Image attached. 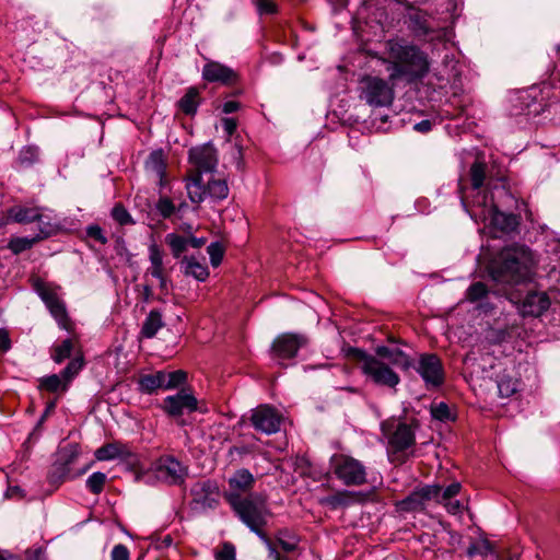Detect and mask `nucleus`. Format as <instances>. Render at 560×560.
<instances>
[{
  "mask_svg": "<svg viewBox=\"0 0 560 560\" xmlns=\"http://www.w3.org/2000/svg\"><path fill=\"white\" fill-rule=\"evenodd\" d=\"M352 353L359 361L360 370L366 380L388 388L395 389L400 383V377L394 368L408 371L413 366L411 358L398 348L378 346L375 349V354L355 348Z\"/></svg>",
  "mask_w": 560,
  "mask_h": 560,
  "instance_id": "f257e3e1",
  "label": "nucleus"
},
{
  "mask_svg": "<svg viewBox=\"0 0 560 560\" xmlns=\"http://www.w3.org/2000/svg\"><path fill=\"white\" fill-rule=\"evenodd\" d=\"M380 59L385 66L390 82L399 80L415 82L422 79L430 68L427 54L401 38L387 40L384 56Z\"/></svg>",
  "mask_w": 560,
  "mask_h": 560,
  "instance_id": "f03ea898",
  "label": "nucleus"
},
{
  "mask_svg": "<svg viewBox=\"0 0 560 560\" xmlns=\"http://www.w3.org/2000/svg\"><path fill=\"white\" fill-rule=\"evenodd\" d=\"M536 265L533 252L525 245L514 244L503 248L490 267L493 280L518 283L528 280Z\"/></svg>",
  "mask_w": 560,
  "mask_h": 560,
  "instance_id": "7ed1b4c3",
  "label": "nucleus"
},
{
  "mask_svg": "<svg viewBox=\"0 0 560 560\" xmlns=\"http://www.w3.org/2000/svg\"><path fill=\"white\" fill-rule=\"evenodd\" d=\"M229 503L240 520L247 525L250 530L265 538L261 528L267 523L269 515L266 497L261 493H249L246 497L229 495Z\"/></svg>",
  "mask_w": 560,
  "mask_h": 560,
  "instance_id": "20e7f679",
  "label": "nucleus"
},
{
  "mask_svg": "<svg viewBox=\"0 0 560 560\" xmlns=\"http://www.w3.org/2000/svg\"><path fill=\"white\" fill-rule=\"evenodd\" d=\"M469 214L475 221L480 220L503 233L515 231L520 224L517 215L499 211L493 200L479 191L472 201Z\"/></svg>",
  "mask_w": 560,
  "mask_h": 560,
  "instance_id": "39448f33",
  "label": "nucleus"
},
{
  "mask_svg": "<svg viewBox=\"0 0 560 560\" xmlns=\"http://www.w3.org/2000/svg\"><path fill=\"white\" fill-rule=\"evenodd\" d=\"M330 464L335 476L345 486L359 487L366 483V467L359 459L346 454H336L331 457Z\"/></svg>",
  "mask_w": 560,
  "mask_h": 560,
  "instance_id": "423d86ee",
  "label": "nucleus"
},
{
  "mask_svg": "<svg viewBox=\"0 0 560 560\" xmlns=\"http://www.w3.org/2000/svg\"><path fill=\"white\" fill-rule=\"evenodd\" d=\"M395 97L394 88L378 77H366L361 80L360 98L369 106L388 107Z\"/></svg>",
  "mask_w": 560,
  "mask_h": 560,
  "instance_id": "0eeeda50",
  "label": "nucleus"
},
{
  "mask_svg": "<svg viewBox=\"0 0 560 560\" xmlns=\"http://www.w3.org/2000/svg\"><path fill=\"white\" fill-rule=\"evenodd\" d=\"M156 478L168 486H182L187 476L188 468L174 456H161L154 463Z\"/></svg>",
  "mask_w": 560,
  "mask_h": 560,
  "instance_id": "6e6552de",
  "label": "nucleus"
},
{
  "mask_svg": "<svg viewBox=\"0 0 560 560\" xmlns=\"http://www.w3.org/2000/svg\"><path fill=\"white\" fill-rule=\"evenodd\" d=\"M191 504L195 510L206 512L219 504L220 491L215 481L203 480L192 485L190 489Z\"/></svg>",
  "mask_w": 560,
  "mask_h": 560,
  "instance_id": "1a4fd4ad",
  "label": "nucleus"
},
{
  "mask_svg": "<svg viewBox=\"0 0 560 560\" xmlns=\"http://www.w3.org/2000/svg\"><path fill=\"white\" fill-rule=\"evenodd\" d=\"M79 456V447L77 444H70L60 450L58 453V459L54 465V474L60 481L73 480L77 477L83 475L89 469V466L83 467L78 471L72 470V465L75 463Z\"/></svg>",
  "mask_w": 560,
  "mask_h": 560,
  "instance_id": "9d476101",
  "label": "nucleus"
},
{
  "mask_svg": "<svg viewBox=\"0 0 560 560\" xmlns=\"http://www.w3.org/2000/svg\"><path fill=\"white\" fill-rule=\"evenodd\" d=\"M417 425V421L411 424L399 422L393 430L385 431L388 440V452L393 454L405 453L412 447L416 442L415 428Z\"/></svg>",
  "mask_w": 560,
  "mask_h": 560,
  "instance_id": "9b49d317",
  "label": "nucleus"
},
{
  "mask_svg": "<svg viewBox=\"0 0 560 560\" xmlns=\"http://www.w3.org/2000/svg\"><path fill=\"white\" fill-rule=\"evenodd\" d=\"M416 370L428 388L439 387L444 381L443 366L436 354H421Z\"/></svg>",
  "mask_w": 560,
  "mask_h": 560,
  "instance_id": "f8f14e48",
  "label": "nucleus"
},
{
  "mask_svg": "<svg viewBox=\"0 0 560 560\" xmlns=\"http://www.w3.org/2000/svg\"><path fill=\"white\" fill-rule=\"evenodd\" d=\"M35 290L61 328H68V315L63 302L54 288L36 282Z\"/></svg>",
  "mask_w": 560,
  "mask_h": 560,
  "instance_id": "ddd939ff",
  "label": "nucleus"
},
{
  "mask_svg": "<svg viewBox=\"0 0 560 560\" xmlns=\"http://www.w3.org/2000/svg\"><path fill=\"white\" fill-rule=\"evenodd\" d=\"M189 161L195 168V174L211 175L218 165L217 150L210 143L191 148L189 150Z\"/></svg>",
  "mask_w": 560,
  "mask_h": 560,
  "instance_id": "4468645a",
  "label": "nucleus"
},
{
  "mask_svg": "<svg viewBox=\"0 0 560 560\" xmlns=\"http://www.w3.org/2000/svg\"><path fill=\"white\" fill-rule=\"evenodd\" d=\"M197 398L185 389L164 398L162 409L171 417L177 418L184 413L197 410Z\"/></svg>",
  "mask_w": 560,
  "mask_h": 560,
  "instance_id": "2eb2a0df",
  "label": "nucleus"
},
{
  "mask_svg": "<svg viewBox=\"0 0 560 560\" xmlns=\"http://www.w3.org/2000/svg\"><path fill=\"white\" fill-rule=\"evenodd\" d=\"M250 420L254 428L262 433L272 434L280 430L281 416L269 406L262 405L254 409Z\"/></svg>",
  "mask_w": 560,
  "mask_h": 560,
  "instance_id": "dca6fc26",
  "label": "nucleus"
},
{
  "mask_svg": "<svg viewBox=\"0 0 560 560\" xmlns=\"http://www.w3.org/2000/svg\"><path fill=\"white\" fill-rule=\"evenodd\" d=\"M307 339L302 335L282 334L276 338L272 349L279 359L294 358L299 349L305 346Z\"/></svg>",
  "mask_w": 560,
  "mask_h": 560,
  "instance_id": "f3484780",
  "label": "nucleus"
},
{
  "mask_svg": "<svg viewBox=\"0 0 560 560\" xmlns=\"http://www.w3.org/2000/svg\"><path fill=\"white\" fill-rule=\"evenodd\" d=\"M202 78L207 82L230 85L237 81V73L230 67L218 61H208L202 68Z\"/></svg>",
  "mask_w": 560,
  "mask_h": 560,
  "instance_id": "a211bd4d",
  "label": "nucleus"
},
{
  "mask_svg": "<svg viewBox=\"0 0 560 560\" xmlns=\"http://www.w3.org/2000/svg\"><path fill=\"white\" fill-rule=\"evenodd\" d=\"M228 482L229 490L224 493V498L229 502L230 494L243 497V493L250 491L255 485V477L248 469L241 468L229 478Z\"/></svg>",
  "mask_w": 560,
  "mask_h": 560,
  "instance_id": "6ab92c4d",
  "label": "nucleus"
},
{
  "mask_svg": "<svg viewBox=\"0 0 560 560\" xmlns=\"http://www.w3.org/2000/svg\"><path fill=\"white\" fill-rule=\"evenodd\" d=\"M549 298L544 292H529L522 301L520 311L524 316H539L548 310Z\"/></svg>",
  "mask_w": 560,
  "mask_h": 560,
  "instance_id": "aec40b11",
  "label": "nucleus"
},
{
  "mask_svg": "<svg viewBox=\"0 0 560 560\" xmlns=\"http://www.w3.org/2000/svg\"><path fill=\"white\" fill-rule=\"evenodd\" d=\"M434 490L429 486L415 490L398 504L399 510L404 512L421 511L424 509L425 502L432 500Z\"/></svg>",
  "mask_w": 560,
  "mask_h": 560,
  "instance_id": "412c9836",
  "label": "nucleus"
},
{
  "mask_svg": "<svg viewBox=\"0 0 560 560\" xmlns=\"http://www.w3.org/2000/svg\"><path fill=\"white\" fill-rule=\"evenodd\" d=\"M163 257V250L156 244L153 243L149 246L150 267L147 269V275L159 280L161 289H164L166 285Z\"/></svg>",
  "mask_w": 560,
  "mask_h": 560,
  "instance_id": "4be33fe9",
  "label": "nucleus"
},
{
  "mask_svg": "<svg viewBox=\"0 0 560 560\" xmlns=\"http://www.w3.org/2000/svg\"><path fill=\"white\" fill-rule=\"evenodd\" d=\"M95 458L100 462L113 459H127L131 456V452L127 445L120 442L105 444L98 447L94 454Z\"/></svg>",
  "mask_w": 560,
  "mask_h": 560,
  "instance_id": "5701e85b",
  "label": "nucleus"
},
{
  "mask_svg": "<svg viewBox=\"0 0 560 560\" xmlns=\"http://www.w3.org/2000/svg\"><path fill=\"white\" fill-rule=\"evenodd\" d=\"M186 190L191 202H202L208 197L207 180L203 175L192 173L187 179Z\"/></svg>",
  "mask_w": 560,
  "mask_h": 560,
  "instance_id": "b1692460",
  "label": "nucleus"
},
{
  "mask_svg": "<svg viewBox=\"0 0 560 560\" xmlns=\"http://www.w3.org/2000/svg\"><path fill=\"white\" fill-rule=\"evenodd\" d=\"M360 500H361V494L359 492L341 490L331 495L323 498L320 500V503L329 506L332 510H336L339 508L349 506L352 503L358 502Z\"/></svg>",
  "mask_w": 560,
  "mask_h": 560,
  "instance_id": "393cba45",
  "label": "nucleus"
},
{
  "mask_svg": "<svg viewBox=\"0 0 560 560\" xmlns=\"http://www.w3.org/2000/svg\"><path fill=\"white\" fill-rule=\"evenodd\" d=\"M466 553L471 559L479 556L485 560H500L493 545L486 538L471 541Z\"/></svg>",
  "mask_w": 560,
  "mask_h": 560,
  "instance_id": "a878e982",
  "label": "nucleus"
},
{
  "mask_svg": "<svg viewBox=\"0 0 560 560\" xmlns=\"http://www.w3.org/2000/svg\"><path fill=\"white\" fill-rule=\"evenodd\" d=\"M180 264L186 276H190L201 282L206 281L209 277L208 267L197 260L195 256H185Z\"/></svg>",
  "mask_w": 560,
  "mask_h": 560,
  "instance_id": "bb28decb",
  "label": "nucleus"
},
{
  "mask_svg": "<svg viewBox=\"0 0 560 560\" xmlns=\"http://www.w3.org/2000/svg\"><path fill=\"white\" fill-rule=\"evenodd\" d=\"M163 371H158L153 374L142 375L138 381L139 390L142 394L151 395L158 389H164Z\"/></svg>",
  "mask_w": 560,
  "mask_h": 560,
  "instance_id": "cd10ccee",
  "label": "nucleus"
},
{
  "mask_svg": "<svg viewBox=\"0 0 560 560\" xmlns=\"http://www.w3.org/2000/svg\"><path fill=\"white\" fill-rule=\"evenodd\" d=\"M8 215L14 222L31 223L35 222L36 218H39V208L15 206L9 209Z\"/></svg>",
  "mask_w": 560,
  "mask_h": 560,
  "instance_id": "c85d7f7f",
  "label": "nucleus"
},
{
  "mask_svg": "<svg viewBox=\"0 0 560 560\" xmlns=\"http://www.w3.org/2000/svg\"><path fill=\"white\" fill-rule=\"evenodd\" d=\"M164 326L162 315L159 311L152 310L143 322L141 334L145 338H153Z\"/></svg>",
  "mask_w": 560,
  "mask_h": 560,
  "instance_id": "c756f323",
  "label": "nucleus"
},
{
  "mask_svg": "<svg viewBox=\"0 0 560 560\" xmlns=\"http://www.w3.org/2000/svg\"><path fill=\"white\" fill-rule=\"evenodd\" d=\"M199 104V92L196 88H189L185 95L178 101V107L186 115H195Z\"/></svg>",
  "mask_w": 560,
  "mask_h": 560,
  "instance_id": "7c9ffc66",
  "label": "nucleus"
},
{
  "mask_svg": "<svg viewBox=\"0 0 560 560\" xmlns=\"http://www.w3.org/2000/svg\"><path fill=\"white\" fill-rule=\"evenodd\" d=\"M39 160L38 148L34 145H26L19 152L16 159V167L19 170H25L33 166Z\"/></svg>",
  "mask_w": 560,
  "mask_h": 560,
  "instance_id": "2f4dec72",
  "label": "nucleus"
},
{
  "mask_svg": "<svg viewBox=\"0 0 560 560\" xmlns=\"http://www.w3.org/2000/svg\"><path fill=\"white\" fill-rule=\"evenodd\" d=\"M429 488L434 490V495H432V500L438 503L444 504L445 501L454 499L460 491L462 485L459 482H453L443 489L439 485H431Z\"/></svg>",
  "mask_w": 560,
  "mask_h": 560,
  "instance_id": "473e14b6",
  "label": "nucleus"
},
{
  "mask_svg": "<svg viewBox=\"0 0 560 560\" xmlns=\"http://www.w3.org/2000/svg\"><path fill=\"white\" fill-rule=\"evenodd\" d=\"M207 194L213 200H223L229 195V187L224 179H213L212 175H209L207 179Z\"/></svg>",
  "mask_w": 560,
  "mask_h": 560,
  "instance_id": "72a5a7b5",
  "label": "nucleus"
},
{
  "mask_svg": "<svg viewBox=\"0 0 560 560\" xmlns=\"http://www.w3.org/2000/svg\"><path fill=\"white\" fill-rule=\"evenodd\" d=\"M52 218L50 213H47L46 209L39 208V218H36L38 231V240L46 238L56 232V224L51 222Z\"/></svg>",
  "mask_w": 560,
  "mask_h": 560,
  "instance_id": "f704fd0d",
  "label": "nucleus"
},
{
  "mask_svg": "<svg viewBox=\"0 0 560 560\" xmlns=\"http://www.w3.org/2000/svg\"><path fill=\"white\" fill-rule=\"evenodd\" d=\"M147 168L159 178L160 185L163 186V178L165 175V163L161 152L154 151L150 154L147 161Z\"/></svg>",
  "mask_w": 560,
  "mask_h": 560,
  "instance_id": "c9c22d12",
  "label": "nucleus"
},
{
  "mask_svg": "<svg viewBox=\"0 0 560 560\" xmlns=\"http://www.w3.org/2000/svg\"><path fill=\"white\" fill-rule=\"evenodd\" d=\"M165 243L170 246L171 252L175 258H179L188 248L187 236L176 233H168L165 236Z\"/></svg>",
  "mask_w": 560,
  "mask_h": 560,
  "instance_id": "e433bc0d",
  "label": "nucleus"
},
{
  "mask_svg": "<svg viewBox=\"0 0 560 560\" xmlns=\"http://www.w3.org/2000/svg\"><path fill=\"white\" fill-rule=\"evenodd\" d=\"M68 384L65 383L61 375L51 374L39 380V388L55 393L59 389L66 390Z\"/></svg>",
  "mask_w": 560,
  "mask_h": 560,
  "instance_id": "4c0bfd02",
  "label": "nucleus"
},
{
  "mask_svg": "<svg viewBox=\"0 0 560 560\" xmlns=\"http://www.w3.org/2000/svg\"><path fill=\"white\" fill-rule=\"evenodd\" d=\"M487 165L483 162L476 161L470 167V180L475 190H479L486 178Z\"/></svg>",
  "mask_w": 560,
  "mask_h": 560,
  "instance_id": "58836bf2",
  "label": "nucleus"
},
{
  "mask_svg": "<svg viewBox=\"0 0 560 560\" xmlns=\"http://www.w3.org/2000/svg\"><path fill=\"white\" fill-rule=\"evenodd\" d=\"M518 382L517 380L509 376L501 375L498 380V390L501 397H511L517 390Z\"/></svg>",
  "mask_w": 560,
  "mask_h": 560,
  "instance_id": "ea45409f",
  "label": "nucleus"
},
{
  "mask_svg": "<svg viewBox=\"0 0 560 560\" xmlns=\"http://www.w3.org/2000/svg\"><path fill=\"white\" fill-rule=\"evenodd\" d=\"M164 389H174L186 382L187 375L184 371L177 370L173 372L163 371Z\"/></svg>",
  "mask_w": 560,
  "mask_h": 560,
  "instance_id": "a19ab883",
  "label": "nucleus"
},
{
  "mask_svg": "<svg viewBox=\"0 0 560 560\" xmlns=\"http://www.w3.org/2000/svg\"><path fill=\"white\" fill-rule=\"evenodd\" d=\"M107 481V475L101 471H95L86 479V488L93 494H100L105 487Z\"/></svg>",
  "mask_w": 560,
  "mask_h": 560,
  "instance_id": "79ce46f5",
  "label": "nucleus"
},
{
  "mask_svg": "<svg viewBox=\"0 0 560 560\" xmlns=\"http://www.w3.org/2000/svg\"><path fill=\"white\" fill-rule=\"evenodd\" d=\"M37 241V237H13L8 244V248L15 255L30 249Z\"/></svg>",
  "mask_w": 560,
  "mask_h": 560,
  "instance_id": "37998d69",
  "label": "nucleus"
},
{
  "mask_svg": "<svg viewBox=\"0 0 560 560\" xmlns=\"http://www.w3.org/2000/svg\"><path fill=\"white\" fill-rule=\"evenodd\" d=\"M277 541L284 551L291 552L296 549L299 539L295 535L285 529L278 533Z\"/></svg>",
  "mask_w": 560,
  "mask_h": 560,
  "instance_id": "c03bdc74",
  "label": "nucleus"
},
{
  "mask_svg": "<svg viewBox=\"0 0 560 560\" xmlns=\"http://www.w3.org/2000/svg\"><path fill=\"white\" fill-rule=\"evenodd\" d=\"M155 210L163 219H170L176 212V207L171 198L164 196L158 199Z\"/></svg>",
  "mask_w": 560,
  "mask_h": 560,
  "instance_id": "a18cd8bd",
  "label": "nucleus"
},
{
  "mask_svg": "<svg viewBox=\"0 0 560 560\" xmlns=\"http://www.w3.org/2000/svg\"><path fill=\"white\" fill-rule=\"evenodd\" d=\"M73 343L70 339L63 340L60 345L54 348L52 359L56 363H61L70 358L72 353Z\"/></svg>",
  "mask_w": 560,
  "mask_h": 560,
  "instance_id": "49530a36",
  "label": "nucleus"
},
{
  "mask_svg": "<svg viewBox=\"0 0 560 560\" xmlns=\"http://www.w3.org/2000/svg\"><path fill=\"white\" fill-rule=\"evenodd\" d=\"M82 366L83 360L81 358L72 359L60 374L65 383L69 384L72 378L80 372Z\"/></svg>",
  "mask_w": 560,
  "mask_h": 560,
  "instance_id": "de8ad7c7",
  "label": "nucleus"
},
{
  "mask_svg": "<svg viewBox=\"0 0 560 560\" xmlns=\"http://www.w3.org/2000/svg\"><path fill=\"white\" fill-rule=\"evenodd\" d=\"M431 415L439 421H450L454 419L450 407L443 401L431 406Z\"/></svg>",
  "mask_w": 560,
  "mask_h": 560,
  "instance_id": "09e8293b",
  "label": "nucleus"
},
{
  "mask_svg": "<svg viewBox=\"0 0 560 560\" xmlns=\"http://www.w3.org/2000/svg\"><path fill=\"white\" fill-rule=\"evenodd\" d=\"M207 253L210 257V262H211L212 267H218L223 259L224 248L221 243L212 242L207 247Z\"/></svg>",
  "mask_w": 560,
  "mask_h": 560,
  "instance_id": "8fccbe9b",
  "label": "nucleus"
},
{
  "mask_svg": "<svg viewBox=\"0 0 560 560\" xmlns=\"http://www.w3.org/2000/svg\"><path fill=\"white\" fill-rule=\"evenodd\" d=\"M487 293H488V289L485 283L475 282L467 289L466 298L470 302H476V301L485 298L487 295Z\"/></svg>",
  "mask_w": 560,
  "mask_h": 560,
  "instance_id": "3c124183",
  "label": "nucleus"
},
{
  "mask_svg": "<svg viewBox=\"0 0 560 560\" xmlns=\"http://www.w3.org/2000/svg\"><path fill=\"white\" fill-rule=\"evenodd\" d=\"M112 217L120 225H127V224H133L135 223V221L132 220L130 213L121 205H116L112 209Z\"/></svg>",
  "mask_w": 560,
  "mask_h": 560,
  "instance_id": "603ef678",
  "label": "nucleus"
},
{
  "mask_svg": "<svg viewBox=\"0 0 560 560\" xmlns=\"http://www.w3.org/2000/svg\"><path fill=\"white\" fill-rule=\"evenodd\" d=\"M253 3L258 14H273L277 12L278 7L273 0H253Z\"/></svg>",
  "mask_w": 560,
  "mask_h": 560,
  "instance_id": "864d4df0",
  "label": "nucleus"
},
{
  "mask_svg": "<svg viewBox=\"0 0 560 560\" xmlns=\"http://www.w3.org/2000/svg\"><path fill=\"white\" fill-rule=\"evenodd\" d=\"M86 235L96 241L97 243L105 245L107 243V237L104 234L103 229L97 224L88 225L85 229Z\"/></svg>",
  "mask_w": 560,
  "mask_h": 560,
  "instance_id": "5fc2aeb1",
  "label": "nucleus"
},
{
  "mask_svg": "<svg viewBox=\"0 0 560 560\" xmlns=\"http://www.w3.org/2000/svg\"><path fill=\"white\" fill-rule=\"evenodd\" d=\"M217 560H235V547L231 542H224L220 550L215 551Z\"/></svg>",
  "mask_w": 560,
  "mask_h": 560,
  "instance_id": "6e6d98bb",
  "label": "nucleus"
},
{
  "mask_svg": "<svg viewBox=\"0 0 560 560\" xmlns=\"http://www.w3.org/2000/svg\"><path fill=\"white\" fill-rule=\"evenodd\" d=\"M110 558L112 560H129V550L125 545L118 544L114 546Z\"/></svg>",
  "mask_w": 560,
  "mask_h": 560,
  "instance_id": "4d7b16f0",
  "label": "nucleus"
},
{
  "mask_svg": "<svg viewBox=\"0 0 560 560\" xmlns=\"http://www.w3.org/2000/svg\"><path fill=\"white\" fill-rule=\"evenodd\" d=\"M446 509V511L451 514H460L464 510V505L463 503H460L459 500L457 499H452V500H448V501H445V503L443 504Z\"/></svg>",
  "mask_w": 560,
  "mask_h": 560,
  "instance_id": "13d9d810",
  "label": "nucleus"
},
{
  "mask_svg": "<svg viewBox=\"0 0 560 560\" xmlns=\"http://www.w3.org/2000/svg\"><path fill=\"white\" fill-rule=\"evenodd\" d=\"M25 560H45V550L42 547L27 549Z\"/></svg>",
  "mask_w": 560,
  "mask_h": 560,
  "instance_id": "bf43d9fd",
  "label": "nucleus"
},
{
  "mask_svg": "<svg viewBox=\"0 0 560 560\" xmlns=\"http://www.w3.org/2000/svg\"><path fill=\"white\" fill-rule=\"evenodd\" d=\"M10 348H11V340L9 337V332L5 329H0V349L5 352Z\"/></svg>",
  "mask_w": 560,
  "mask_h": 560,
  "instance_id": "052dcab7",
  "label": "nucleus"
},
{
  "mask_svg": "<svg viewBox=\"0 0 560 560\" xmlns=\"http://www.w3.org/2000/svg\"><path fill=\"white\" fill-rule=\"evenodd\" d=\"M187 241H188V247H192V248H200L202 247L206 242H207V238L206 237H196V236H187Z\"/></svg>",
  "mask_w": 560,
  "mask_h": 560,
  "instance_id": "680f3d73",
  "label": "nucleus"
},
{
  "mask_svg": "<svg viewBox=\"0 0 560 560\" xmlns=\"http://www.w3.org/2000/svg\"><path fill=\"white\" fill-rule=\"evenodd\" d=\"M222 124H223V128H224L225 132L229 136L233 135L234 131L236 130V122L232 118H224L222 120Z\"/></svg>",
  "mask_w": 560,
  "mask_h": 560,
  "instance_id": "e2e57ef3",
  "label": "nucleus"
},
{
  "mask_svg": "<svg viewBox=\"0 0 560 560\" xmlns=\"http://www.w3.org/2000/svg\"><path fill=\"white\" fill-rule=\"evenodd\" d=\"M240 108V104L235 101H228L223 104V113L231 114L236 112Z\"/></svg>",
  "mask_w": 560,
  "mask_h": 560,
  "instance_id": "0e129e2a",
  "label": "nucleus"
},
{
  "mask_svg": "<svg viewBox=\"0 0 560 560\" xmlns=\"http://www.w3.org/2000/svg\"><path fill=\"white\" fill-rule=\"evenodd\" d=\"M431 128L432 124L428 119L421 120L420 122L415 125V129L419 132H428L431 130Z\"/></svg>",
  "mask_w": 560,
  "mask_h": 560,
  "instance_id": "69168bd1",
  "label": "nucleus"
},
{
  "mask_svg": "<svg viewBox=\"0 0 560 560\" xmlns=\"http://www.w3.org/2000/svg\"><path fill=\"white\" fill-rule=\"evenodd\" d=\"M0 560H22L19 556L0 549Z\"/></svg>",
  "mask_w": 560,
  "mask_h": 560,
  "instance_id": "338daca9",
  "label": "nucleus"
},
{
  "mask_svg": "<svg viewBox=\"0 0 560 560\" xmlns=\"http://www.w3.org/2000/svg\"><path fill=\"white\" fill-rule=\"evenodd\" d=\"M115 248H116L117 254H119V255H122V253L127 250L126 245H125V241L121 237H118L116 240V247Z\"/></svg>",
  "mask_w": 560,
  "mask_h": 560,
  "instance_id": "774afa93",
  "label": "nucleus"
}]
</instances>
